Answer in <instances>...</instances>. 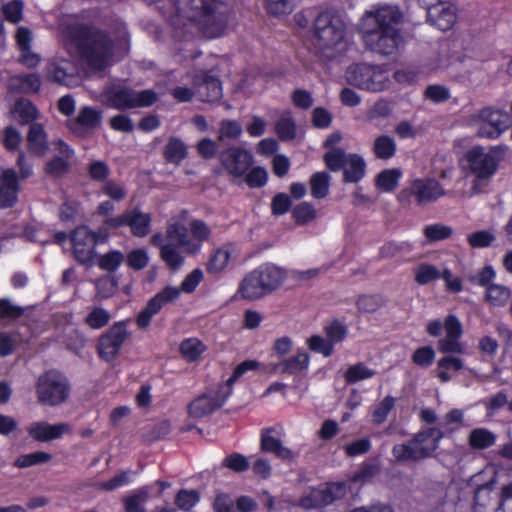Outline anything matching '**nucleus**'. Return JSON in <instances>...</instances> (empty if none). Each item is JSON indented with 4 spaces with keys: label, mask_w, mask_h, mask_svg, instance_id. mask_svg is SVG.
Listing matches in <instances>:
<instances>
[{
    "label": "nucleus",
    "mask_w": 512,
    "mask_h": 512,
    "mask_svg": "<svg viewBox=\"0 0 512 512\" xmlns=\"http://www.w3.org/2000/svg\"><path fill=\"white\" fill-rule=\"evenodd\" d=\"M149 497L148 487H142L123 499L125 512H146L143 505Z\"/></svg>",
    "instance_id": "nucleus-47"
},
{
    "label": "nucleus",
    "mask_w": 512,
    "mask_h": 512,
    "mask_svg": "<svg viewBox=\"0 0 512 512\" xmlns=\"http://www.w3.org/2000/svg\"><path fill=\"white\" fill-rule=\"evenodd\" d=\"M70 393L67 377L58 370H47L38 377L36 394L38 402L47 406H57L66 401Z\"/></svg>",
    "instance_id": "nucleus-7"
},
{
    "label": "nucleus",
    "mask_w": 512,
    "mask_h": 512,
    "mask_svg": "<svg viewBox=\"0 0 512 512\" xmlns=\"http://www.w3.org/2000/svg\"><path fill=\"white\" fill-rule=\"evenodd\" d=\"M511 295L512 290L509 287L494 283L485 290L484 301L493 307H504Z\"/></svg>",
    "instance_id": "nucleus-36"
},
{
    "label": "nucleus",
    "mask_w": 512,
    "mask_h": 512,
    "mask_svg": "<svg viewBox=\"0 0 512 512\" xmlns=\"http://www.w3.org/2000/svg\"><path fill=\"white\" fill-rule=\"evenodd\" d=\"M52 455L44 451H35L28 454H22L14 461V466L17 468H28L49 462Z\"/></svg>",
    "instance_id": "nucleus-48"
},
{
    "label": "nucleus",
    "mask_w": 512,
    "mask_h": 512,
    "mask_svg": "<svg viewBox=\"0 0 512 512\" xmlns=\"http://www.w3.org/2000/svg\"><path fill=\"white\" fill-rule=\"evenodd\" d=\"M151 216L143 212L139 207L125 210L115 217H108L103 220V225L111 230L129 227L133 236L138 238L146 237L151 231Z\"/></svg>",
    "instance_id": "nucleus-10"
},
{
    "label": "nucleus",
    "mask_w": 512,
    "mask_h": 512,
    "mask_svg": "<svg viewBox=\"0 0 512 512\" xmlns=\"http://www.w3.org/2000/svg\"><path fill=\"white\" fill-rule=\"evenodd\" d=\"M375 374V370L368 368L362 362H358L354 365H351L345 371L344 379L347 384H355L359 381L372 378Z\"/></svg>",
    "instance_id": "nucleus-49"
},
{
    "label": "nucleus",
    "mask_w": 512,
    "mask_h": 512,
    "mask_svg": "<svg viewBox=\"0 0 512 512\" xmlns=\"http://www.w3.org/2000/svg\"><path fill=\"white\" fill-rule=\"evenodd\" d=\"M428 17L431 22L441 31L450 30L457 19L452 7L437 0V3L428 9Z\"/></svg>",
    "instance_id": "nucleus-28"
},
{
    "label": "nucleus",
    "mask_w": 512,
    "mask_h": 512,
    "mask_svg": "<svg viewBox=\"0 0 512 512\" xmlns=\"http://www.w3.org/2000/svg\"><path fill=\"white\" fill-rule=\"evenodd\" d=\"M396 399L387 395L384 397L374 408L372 412V423L375 425H381L384 423L395 406Z\"/></svg>",
    "instance_id": "nucleus-53"
},
{
    "label": "nucleus",
    "mask_w": 512,
    "mask_h": 512,
    "mask_svg": "<svg viewBox=\"0 0 512 512\" xmlns=\"http://www.w3.org/2000/svg\"><path fill=\"white\" fill-rule=\"evenodd\" d=\"M41 79L36 73L17 74L10 77L8 92L10 94H36L41 89Z\"/></svg>",
    "instance_id": "nucleus-25"
},
{
    "label": "nucleus",
    "mask_w": 512,
    "mask_h": 512,
    "mask_svg": "<svg viewBox=\"0 0 512 512\" xmlns=\"http://www.w3.org/2000/svg\"><path fill=\"white\" fill-rule=\"evenodd\" d=\"M444 437L442 430L429 427L420 430L412 436V443L416 444L420 457L426 459L431 457L439 448L440 441Z\"/></svg>",
    "instance_id": "nucleus-24"
},
{
    "label": "nucleus",
    "mask_w": 512,
    "mask_h": 512,
    "mask_svg": "<svg viewBox=\"0 0 512 512\" xmlns=\"http://www.w3.org/2000/svg\"><path fill=\"white\" fill-rule=\"evenodd\" d=\"M200 500V495L196 490L180 489L175 495V505L182 511L188 512Z\"/></svg>",
    "instance_id": "nucleus-55"
},
{
    "label": "nucleus",
    "mask_w": 512,
    "mask_h": 512,
    "mask_svg": "<svg viewBox=\"0 0 512 512\" xmlns=\"http://www.w3.org/2000/svg\"><path fill=\"white\" fill-rule=\"evenodd\" d=\"M28 435L37 442H49L71 432L68 423L50 424L47 421L33 422L27 428Z\"/></svg>",
    "instance_id": "nucleus-23"
},
{
    "label": "nucleus",
    "mask_w": 512,
    "mask_h": 512,
    "mask_svg": "<svg viewBox=\"0 0 512 512\" xmlns=\"http://www.w3.org/2000/svg\"><path fill=\"white\" fill-rule=\"evenodd\" d=\"M149 263V256L145 249L138 248L130 251L126 257V264L129 268L140 271Z\"/></svg>",
    "instance_id": "nucleus-64"
},
{
    "label": "nucleus",
    "mask_w": 512,
    "mask_h": 512,
    "mask_svg": "<svg viewBox=\"0 0 512 512\" xmlns=\"http://www.w3.org/2000/svg\"><path fill=\"white\" fill-rule=\"evenodd\" d=\"M440 278V271L432 264L421 263L414 269V279L419 285L429 284Z\"/></svg>",
    "instance_id": "nucleus-51"
},
{
    "label": "nucleus",
    "mask_w": 512,
    "mask_h": 512,
    "mask_svg": "<svg viewBox=\"0 0 512 512\" xmlns=\"http://www.w3.org/2000/svg\"><path fill=\"white\" fill-rule=\"evenodd\" d=\"M162 154L167 163L179 165L187 158L188 147L181 138L172 136L164 146Z\"/></svg>",
    "instance_id": "nucleus-34"
},
{
    "label": "nucleus",
    "mask_w": 512,
    "mask_h": 512,
    "mask_svg": "<svg viewBox=\"0 0 512 512\" xmlns=\"http://www.w3.org/2000/svg\"><path fill=\"white\" fill-rule=\"evenodd\" d=\"M245 176V182L249 188H262L268 182V173L262 166L250 168Z\"/></svg>",
    "instance_id": "nucleus-60"
},
{
    "label": "nucleus",
    "mask_w": 512,
    "mask_h": 512,
    "mask_svg": "<svg viewBox=\"0 0 512 512\" xmlns=\"http://www.w3.org/2000/svg\"><path fill=\"white\" fill-rule=\"evenodd\" d=\"M401 176L402 173L399 169H385L377 174L375 186L382 192H392L397 188Z\"/></svg>",
    "instance_id": "nucleus-40"
},
{
    "label": "nucleus",
    "mask_w": 512,
    "mask_h": 512,
    "mask_svg": "<svg viewBox=\"0 0 512 512\" xmlns=\"http://www.w3.org/2000/svg\"><path fill=\"white\" fill-rule=\"evenodd\" d=\"M310 356L307 352H298L296 355L285 358L275 366L281 374L299 376L308 371Z\"/></svg>",
    "instance_id": "nucleus-29"
},
{
    "label": "nucleus",
    "mask_w": 512,
    "mask_h": 512,
    "mask_svg": "<svg viewBox=\"0 0 512 512\" xmlns=\"http://www.w3.org/2000/svg\"><path fill=\"white\" fill-rule=\"evenodd\" d=\"M346 26L337 11L326 9L313 20L311 35L314 44L320 49H333L345 38Z\"/></svg>",
    "instance_id": "nucleus-6"
},
{
    "label": "nucleus",
    "mask_w": 512,
    "mask_h": 512,
    "mask_svg": "<svg viewBox=\"0 0 512 512\" xmlns=\"http://www.w3.org/2000/svg\"><path fill=\"white\" fill-rule=\"evenodd\" d=\"M285 279L284 269L269 263L262 264L243 278L237 292L243 299L257 300L278 289Z\"/></svg>",
    "instance_id": "nucleus-4"
},
{
    "label": "nucleus",
    "mask_w": 512,
    "mask_h": 512,
    "mask_svg": "<svg viewBox=\"0 0 512 512\" xmlns=\"http://www.w3.org/2000/svg\"><path fill=\"white\" fill-rule=\"evenodd\" d=\"M496 435L486 428L473 429L468 437V444L472 449L484 450L493 446Z\"/></svg>",
    "instance_id": "nucleus-38"
},
{
    "label": "nucleus",
    "mask_w": 512,
    "mask_h": 512,
    "mask_svg": "<svg viewBox=\"0 0 512 512\" xmlns=\"http://www.w3.org/2000/svg\"><path fill=\"white\" fill-rule=\"evenodd\" d=\"M235 252L234 243L227 242L214 250L206 262V272L210 275H218L225 271Z\"/></svg>",
    "instance_id": "nucleus-27"
},
{
    "label": "nucleus",
    "mask_w": 512,
    "mask_h": 512,
    "mask_svg": "<svg viewBox=\"0 0 512 512\" xmlns=\"http://www.w3.org/2000/svg\"><path fill=\"white\" fill-rule=\"evenodd\" d=\"M70 241L75 259L80 263L93 260L95 247L98 244V234L86 225L77 226L70 233Z\"/></svg>",
    "instance_id": "nucleus-16"
},
{
    "label": "nucleus",
    "mask_w": 512,
    "mask_h": 512,
    "mask_svg": "<svg viewBox=\"0 0 512 512\" xmlns=\"http://www.w3.org/2000/svg\"><path fill=\"white\" fill-rule=\"evenodd\" d=\"M423 235L427 242L435 243L451 238L453 228L443 223L429 224L424 226Z\"/></svg>",
    "instance_id": "nucleus-46"
},
{
    "label": "nucleus",
    "mask_w": 512,
    "mask_h": 512,
    "mask_svg": "<svg viewBox=\"0 0 512 512\" xmlns=\"http://www.w3.org/2000/svg\"><path fill=\"white\" fill-rule=\"evenodd\" d=\"M348 154L342 148H334L324 154V163L332 172H338L345 166Z\"/></svg>",
    "instance_id": "nucleus-52"
},
{
    "label": "nucleus",
    "mask_w": 512,
    "mask_h": 512,
    "mask_svg": "<svg viewBox=\"0 0 512 512\" xmlns=\"http://www.w3.org/2000/svg\"><path fill=\"white\" fill-rule=\"evenodd\" d=\"M402 18V12L397 6L384 5L374 11H367L360 24L367 49L385 56L394 54L402 40L399 28Z\"/></svg>",
    "instance_id": "nucleus-1"
},
{
    "label": "nucleus",
    "mask_w": 512,
    "mask_h": 512,
    "mask_svg": "<svg viewBox=\"0 0 512 512\" xmlns=\"http://www.w3.org/2000/svg\"><path fill=\"white\" fill-rule=\"evenodd\" d=\"M12 112L18 116L20 125H31L36 123L39 117V111L36 105L27 98H19L15 101Z\"/></svg>",
    "instance_id": "nucleus-35"
},
{
    "label": "nucleus",
    "mask_w": 512,
    "mask_h": 512,
    "mask_svg": "<svg viewBox=\"0 0 512 512\" xmlns=\"http://www.w3.org/2000/svg\"><path fill=\"white\" fill-rule=\"evenodd\" d=\"M386 298L380 294H362L356 299V307L362 313H375L386 304Z\"/></svg>",
    "instance_id": "nucleus-41"
},
{
    "label": "nucleus",
    "mask_w": 512,
    "mask_h": 512,
    "mask_svg": "<svg viewBox=\"0 0 512 512\" xmlns=\"http://www.w3.org/2000/svg\"><path fill=\"white\" fill-rule=\"evenodd\" d=\"M372 151L377 159H391L397 151L396 142L391 136L380 135L375 138Z\"/></svg>",
    "instance_id": "nucleus-37"
},
{
    "label": "nucleus",
    "mask_w": 512,
    "mask_h": 512,
    "mask_svg": "<svg viewBox=\"0 0 512 512\" xmlns=\"http://www.w3.org/2000/svg\"><path fill=\"white\" fill-rule=\"evenodd\" d=\"M492 494V486L488 484L478 486L474 491L472 512L496 511L499 500L493 499Z\"/></svg>",
    "instance_id": "nucleus-33"
},
{
    "label": "nucleus",
    "mask_w": 512,
    "mask_h": 512,
    "mask_svg": "<svg viewBox=\"0 0 512 512\" xmlns=\"http://www.w3.org/2000/svg\"><path fill=\"white\" fill-rule=\"evenodd\" d=\"M292 217L297 225H305L316 218V210L311 203L302 202L293 208Z\"/></svg>",
    "instance_id": "nucleus-56"
},
{
    "label": "nucleus",
    "mask_w": 512,
    "mask_h": 512,
    "mask_svg": "<svg viewBox=\"0 0 512 512\" xmlns=\"http://www.w3.org/2000/svg\"><path fill=\"white\" fill-rule=\"evenodd\" d=\"M68 38L79 58L94 71L102 72L114 55V42L107 31L86 23L68 27Z\"/></svg>",
    "instance_id": "nucleus-2"
},
{
    "label": "nucleus",
    "mask_w": 512,
    "mask_h": 512,
    "mask_svg": "<svg viewBox=\"0 0 512 512\" xmlns=\"http://www.w3.org/2000/svg\"><path fill=\"white\" fill-rule=\"evenodd\" d=\"M496 278V271L491 265H486L478 270L474 275L470 276L469 281L477 286L487 287L493 285V281Z\"/></svg>",
    "instance_id": "nucleus-62"
},
{
    "label": "nucleus",
    "mask_w": 512,
    "mask_h": 512,
    "mask_svg": "<svg viewBox=\"0 0 512 512\" xmlns=\"http://www.w3.org/2000/svg\"><path fill=\"white\" fill-rule=\"evenodd\" d=\"M392 455L398 462L423 460L418 447L412 443V437L405 443L395 444L392 448Z\"/></svg>",
    "instance_id": "nucleus-42"
},
{
    "label": "nucleus",
    "mask_w": 512,
    "mask_h": 512,
    "mask_svg": "<svg viewBox=\"0 0 512 512\" xmlns=\"http://www.w3.org/2000/svg\"><path fill=\"white\" fill-rule=\"evenodd\" d=\"M111 319L110 313L102 307H94L86 316L85 323L92 329L105 327Z\"/></svg>",
    "instance_id": "nucleus-59"
},
{
    "label": "nucleus",
    "mask_w": 512,
    "mask_h": 512,
    "mask_svg": "<svg viewBox=\"0 0 512 512\" xmlns=\"http://www.w3.org/2000/svg\"><path fill=\"white\" fill-rule=\"evenodd\" d=\"M444 330L446 336L438 342L439 351L442 353H463V346L460 343L463 327L456 315L449 314L446 316Z\"/></svg>",
    "instance_id": "nucleus-20"
},
{
    "label": "nucleus",
    "mask_w": 512,
    "mask_h": 512,
    "mask_svg": "<svg viewBox=\"0 0 512 512\" xmlns=\"http://www.w3.org/2000/svg\"><path fill=\"white\" fill-rule=\"evenodd\" d=\"M194 88L196 97L201 102H216L223 95L221 80L210 71L201 72L195 76Z\"/></svg>",
    "instance_id": "nucleus-18"
},
{
    "label": "nucleus",
    "mask_w": 512,
    "mask_h": 512,
    "mask_svg": "<svg viewBox=\"0 0 512 512\" xmlns=\"http://www.w3.org/2000/svg\"><path fill=\"white\" fill-rule=\"evenodd\" d=\"M102 120V113L90 106L80 109L77 117L66 122L67 128L75 135L83 136L88 130L98 127Z\"/></svg>",
    "instance_id": "nucleus-21"
},
{
    "label": "nucleus",
    "mask_w": 512,
    "mask_h": 512,
    "mask_svg": "<svg viewBox=\"0 0 512 512\" xmlns=\"http://www.w3.org/2000/svg\"><path fill=\"white\" fill-rule=\"evenodd\" d=\"M306 343L312 352L322 354L324 357H330L334 353L333 344L320 335H312Z\"/></svg>",
    "instance_id": "nucleus-61"
},
{
    "label": "nucleus",
    "mask_w": 512,
    "mask_h": 512,
    "mask_svg": "<svg viewBox=\"0 0 512 512\" xmlns=\"http://www.w3.org/2000/svg\"><path fill=\"white\" fill-rule=\"evenodd\" d=\"M179 297L180 290L177 287H164L149 299L145 307L138 313L136 317L137 327L140 329L147 328L150 325L152 318L158 314L166 304L176 301Z\"/></svg>",
    "instance_id": "nucleus-17"
},
{
    "label": "nucleus",
    "mask_w": 512,
    "mask_h": 512,
    "mask_svg": "<svg viewBox=\"0 0 512 512\" xmlns=\"http://www.w3.org/2000/svg\"><path fill=\"white\" fill-rule=\"evenodd\" d=\"M206 349V345L195 337L184 339L179 346L182 357L188 362L197 361Z\"/></svg>",
    "instance_id": "nucleus-39"
},
{
    "label": "nucleus",
    "mask_w": 512,
    "mask_h": 512,
    "mask_svg": "<svg viewBox=\"0 0 512 512\" xmlns=\"http://www.w3.org/2000/svg\"><path fill=\"white\" fill-rule=\"evenodd\" d=\"M437 366V378L440 380V382L447 383L451 380L449 371H460L463 368V360L458 357L445 356L438 360Z\"/></svg>",
    "instance_id": "nucleus-43"
},
{
    "label": "nucleus",
    "mask_w": 512,
    "mask_h": 512,
    "mask_svg": "<svg viewBox=\"0 0 512 512\" xmlns=\"http://www.w3.org/2000/svg\"><path fill=\"white\" fill-rule=\"evenodd\" d=\"M167 237L176 242V246L183 248L188 254L195 255L200 251V244L188 237L187 229L183 225L174 223L168 226Z\"/></svg>",
    "instance_id": "nucleus-32"
},
{
    "label": "nucleus",
    "mask_w": 512,
    "mask_h": 512,
    "mask_svg": "<svg viewBox=\"0 0 512 512\" xmlns=\"http://www.w3.org/2000/svg\"><path fill=\"white\" fill-rule=\"evenodd\" d=\"M27 148L36 156H43L48 150L47 133L41 123H32L27 133Z\"/></svg>",
    "instance_id": "nucleus-30"
},
{
    "label": "nucleus",
    "mask_w": 512,
    "mask_h": 512,
    "mask_svg": "<svg viewBox=\"0 0 512 512\" xmlns=\"http://www.w3.org/2000/svg\"><path fill=\"white\" fill-rule=\"evenodd\" d=\"M273 428H263L260 432V450L264 453L274 454L281 460H292L295 457L293 451L285 447L279 438L273 437Z\"/></svg>",
    "instance_id": "nucleus-26"
},
{
    "label": "nucleus",
    "mask_w": 512,
    "mask_h": 512,
    "mask_svg": "<svg viewBox=\"0 0 512 512\" xmlns=\"http://www.w3.org/2000/svg\"><path fill=\"white\" fill-rule=\"evenodd\" d=\"M330 175L327 172H315L310 177L311 195L323 199L329 194Z\"/></svg>",
    "instance_id": "nucleus-45"
},
{
    "label": "nucleus",
    "mask_w": 512,
    "mask_h": 512,
    "mask_svg": "<svg viewBox=\"0 0 512 512\" xmlns=\"http://www.w3.org/2000/svg\"><path fill=\"white\" fill-rule=\"evenodd\" d=\"M158 100V94L152 89L135 91L129 87H120L109 93L111 106L118 110L151 107Z\"/></svg>",
    "instance_id": "nucleus-11"
},
{
    "label": "nucleus",
    "mask_w": 512,
    "mask_h": 512,
    "mask_svg": "<svg viewBox=\"0 0 512 512\" xmlns=\"http://www.w3.org/2000/svg\"><path fill=\"white\" fill-rule=\"evenodd\" d=\"M343 182L358 183L366 174V162L357 153H349L345 166L343 167Z\"/></svg>",
    "instance_id": "nucleus-31"
},
{
    "label": "nucleus",
    "mask_w": 512,
    "mask_h": 512,
    "mask_svg": "<svg viewBox=\"0 0 512 512\" xmlns=\"http://www.w3.org/2000/svg\"><path fill=\"white\" fill-rule=\"evenodd\" d=\"M19 177L12 168L5 169L0 177V209L12 208L18 202Z\"/></svg>",
    "instance_id": "nucleus-22"
},
{
    "label": "nucleus",
    "mask_w": 512,
    "mask_h": 512,
    "mask_svg": "<svg viewBox=\"0 0 512 512\" xmlns=\"http://www.w3.org/2000/svg\"><path fill=\"white\" fill-rule=\"evenodd\" d=\"M346 494L344 482H330L312 488L299 499V506L304 509H320L336 500L342 499Z\"/></svg>",
    "instance_id": "nucleus-12"
},
{
    "label": "nucleus",
    "mask_w": 512,
    "mask_h": 512,
    "mask_svg": "<svg viewBox=\"0 0 512 512\" xmlns=\"http://www.w3.org/2000/svg\"><path fill=\"white\" fill-rule=\"evenodd\" d=\"M445 194V189L435 178H415L408 187L399 192L398 201L402 205L415 203L419 207H424L435 203Z\"/></svg>",
    "instance_id": "nucleus-8"
},
{
    "label": "nucleus",
    "mask_w": 512,
    "mask_h": 512,
    "mask_svg": "<svg viewBox=\"0 0 512 512\" xmlns=\"http://www.w3.org/2000/svg\"><path fill=\"white\" fill-rule=\"evenodd\" d=\"M128 335L126 322H115L99 337L97 341L98 356L106 362L113 361L128 338Z\"/></svg>",
    "instance_id": "nucleus-13"
},
{
    "label": "nucleus",
    "mask_w": 512,
    "mask_h": 512,
    "mask_svg": "<svg viewBox=\"0 0 512 512\" xmlns=\"http://www.w3.org/2000/svg\"><path fill=\"white\" fill-rule=\"evenodd\" d=\"M100 193L115 202H121L127 197V190L125 186L113 179L107 180L102 185Z\"/></svg>",
    "instance_id": "nucleus-57"
},
{
    "label": "nucleus",
    "mask_w": 512,
    "mask_h": 512,
    "mask_svg": "<svg viewBox=\"0 0 512 512\" xmlns=\"http://www.w3.org/2000/svg\"><path fill=\"white\" fill-rule=\"evenodd\" d=\"M275 133L282 141L293 140L296 137V124L292 117H281L275 123Z\"/></svg>",
    "instance_id": "nucleus-58"
},
{
    "label": "nucleus",
    "mask_w": 512,
    "mask_h": 512,
    "mask_svg": "<svg viewBox=\"0 0 512 512\" xmlns=\"http://www.w3.org/2000/svg\"><path fill=\"white\" fill-rule=\"evenodd\" d=\"M218 159L225 171L234 178L243 177L254 162L251 152L240 146H231L220 151Z\"/></svg>",
    "instance_id": "nucleus-15"
},
{
    "label": "nucleus",
    "mask_w": 512,
    "mask_h": 512,
    "mask_svg": "<svg viewBox=\"0 0 512 512\" xmlns=\"http://www.w3.org/2000/svg\"><path fill=\"white\" fill-rule=\"evenodd\" d=\"M190 20L207 38L221 37L229 24L230 0H189Z\"/></svg>",
    "instance_id": "nucleus-3"
},
{
    "label": "nucleus",
    "mask_w": 512,
    "mask_h": 512,
    "mask_svg": "<svg viewBox=\"0 0 512 512\" xmlns=\"http://www.w3.org/2000/svg\"><path fill=\"white\" fill-rule=\"evenodd\" d=\"M508 152L509 147L506 144L491 146L487 151L481 145H474L464 153L462 161L464 168L476 179L488 180L495 175Z\"/></svg>",
    "instance_id": "nucleus-5"
},
{
    "label": "nucleus",
    "mask_w": 512,
    "mask_h": 512,
    "mask_svg": "<svg viewBox=\"0 0 512 512\" xmlns=\"http://www.w3.org/2000/svg\"><path fill=\"white\" fill-rule=\"evenodd\" d=\"M222 465L236 473H242L249 469L248 458L243 454L234 452L223 459Z\"/></svg>",
    "instance_id": "nucleus-63"
},
{
    "label": "nucleus",
    "mask_w": 512,
    "mask_h": 512,
    "mask_svg": "<svg viewBox=\"0 0 512 512\" xmlns=\"http://www.w3.org/2000/svg\"><path fill=\"white\" fill-rule=\"evenodd\" d=\"M326 338L333 344L342 342L348 334L347 326L338 319H333L324 327Z\"/></svg>",
    "instance_id": "nucleus-54"
},
{
    "label": "nucleus",
    "mask_w": 512,
    "mask_h": 512,
    "mask_svg": "<svg viewBox=\"0 0 512 512\" xmlns=\"http://www.w3.org/2000/svg\"><path fill=\"white\" fill-rule=\"evenodd\" d=\"M160 257L166 266L173 271L179 270L184 264V257L173 243H166L161 247Z\"/></svg>",
    "instance_id": "nucleus-44"
},
{
    "label": "nucleus",
    "mask_w": 512,
    "mask_h": 512,
    "mask_svg": "<svg viewBox=\"0 0 512 512\" xmlns=\"http://www.w3.org/2000/svg\"><path fill=\"white\" fill-rule=\"evenodd\" d=\"M479 120L478 135L483 138L497 139L510 125V116L507 112L484 107L476 115Z\"/></svg>",
    "instance_id": "nucleus-14"
},
{
    "label": "nucleus",
    "mask_w": 512,
    "mask_h": 512,
    "mask_svg": "<svg viewBox=\"0 0 512 512\" xmlns=\"http://www.w3.org/2000/svg\"><path fill=\"white\" fill-rule=\"evenodd\" d=\"M227 401V393L210 391L195 398L188 405V413L193 418H203L220 409Z\"/></svg>",
    "instance_id": "nucleus-19"
},
{
    "label": "nucleus",
    "mask_w": 512,
    "mask_h": 512,
    "mask_svg": "<svg viewBox=\"0 0 512 512\" xmlns=\"http://www.w3.org/2000/svg\"><path fill=\"white\" fill-rule=\"evenodd\" d=\"M125 257L124 254L119 250H111L98 259V267L106 272L114 273L123 263Z\"/></svg>",
    "instance_id": "nucleus-50"
},
{
    "label": "nucleus",
    "mask_w": 512,
    "mask_h": 512,
    "mask_svg": "<svg viewBox=\"0 0 512 512\" xmlns=\"http://www.w3.org/2000/svg\"><path fill=\"white\" fill-rule=\"evenodd\" d=\"M346 79L350 85L368 91H382L386 87L387 76L379 65L355 63L346 70Z\"/></svg>",
    "instance_id": "nucleus-9"
}]
</instances>
